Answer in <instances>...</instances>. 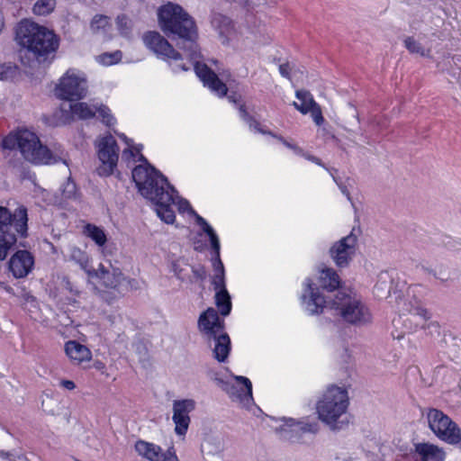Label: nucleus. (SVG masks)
<instances>
[{
  "label": "nucleus",
  "instance_id": "obj_1",
  "mask_svg": "<svg viewBox=\"0 0 461 461\" xmlns=\"http://www.w3.org/2000/svg\"><path fill=\"white\" fill-rule=\"evenodd\" d=\"M158 25L165 34L182 40L184 44L182 48L189 59L188 64L194 66L195 74L203 86L218 96H224L227 94V86L222 80L228 82L230 74L220 73L221 77L220 79L205 64L198 61L200 55L195 43L197 30L192 17L180 5L167 3L158 9Z\"/></svg>",
  "mask_w": 461,
  "mask_h": 461
},
{
  "label": "nucleus",
  "instance_id": "obj_2",
  "mask_svg": "<svg viewBox=\"0 0 461 461\" xmlns=\"http://www.w3.org/2000/svg\"><path fill=\"white\" fill-rule=\"evenodd\" d=\"M118 136L126 145L122 153V160L127 165L142 162L132 170V179L139 192L154 203L156 212L161 221L166 223L172 222L174 215L168 208L172 194L168 190L165 191V187L167 186V179L147 162L141 154V145L135 144L123 133H119Z\"/></svg>",
  "mask_w": 461,
  "mask_h": 461
},
{
  "label": "nucleus",
  "instance_id": "obj_3",
  "mask_svg": "<svg viewBox=\"0 0 461 461\" xmlns=\"http://www.w3.org/2000/svg\"><path fill=\"white\" fill-rule=\"evenodd\" d=\"M15 40L40 62L55 53L59 45V39L53 31L31 20H23L18 23Z\"/></svg>",
  "mask_w": 461,
  "mask_h": 461
},
{
  "label": "nucleus",
  "instance_id": "obj_4",
  "mask_svg": "<svg viewBox=\"0 0 461 461\" xmlns=\"http://www.w3.org/2000/svg\"><path fill=\"white\" fill-rule=\"evenodd\" d=\"M349 396L343 386L330 385L316 402V412L321 421L332 430H339L348 423Z\"/></svg>",
  "mask_w": 461,
  "mask_h": 461
},
{
  "label": "nucleus",
  "instance_id": "obj_5",
  "mask_svg": "<svg viewBox=\"0 0 461 461\" xmlns=\"http://www.w3.org/2000/svg\"><path fill=\"white\" fill-rule=\"evenodd\" d=\"M3 148L7 149H17L23 158L33 164H52L64 160L62 156H55L49 149L43 146L37 134L28 129H20L11 132L3 140Z\"/></svg>",
  "mask_w": 461,
  "mask_h": 461
},
{
  "label": "nucleus",
  "instance_id": "obj_6",
  "mask_svg": "<svg viewBox=\"0 0 461 461\" xmlns=\"http://www.w3.org/2000/svg\"><path fill=\"white\" fill-rule=\"evenodd\" d=\"M336 314L348 323L362 326L372 321V313L367 305L358 297L339 293L333 300Z\"/></svg>",
  "mask_w": 461,
  "mask_h": 461
},
{
  "label": "nucleus",
  "instance_id": "obj_7",
  "mask_svg": "<svg viewBox=\"0 0 461 461\" xmlns=\"http://www.w3.org/2000/svg\"><path fill=\"white\" fill-rule=\"evenodd\" d=\"M87 276L90 279H95L99 287L119 293L137 288L138 285L135 279L125 277L120 268L110 263L108 265L99 264L96 269L88 271Z\"/></svg>",
  "mask_w": 461,
  "mask_h": 461
},
{
  "label": "nucleus",
  "instance_id": "obj_8",
  "mask_svg": "<svg viewBox=\"0 0 461 461\" xmlns=\"http://www.w3.org/2000/svg\"><path fill=\"white\" fill-rule=\"evenodd\" d=\"M87 91V77L77 68L68 69L59 77L54 89L57 97L67 101L81 100L86 96Z\"/></svg>",
  "mask_w": 461,
  "mask_h": 461
},
{
  "label": "nucleus",
  "instance_id": "obj_9",
  "mask_svg": "<svg viewBox=\"0 0 461 461\" xmlns=\"http://www.w3.org/2000/svg\"><path fill=\"white\" fill-rule=\"evenodd\" d=\"M425 419L428 427L438 438L450 445L461 443V429L442 411L429 409Z\"/></svg>",
  "mask_w": 461,
  "mask_h": 461
},
{
  "label": "nucleus",
  "instance_id": "obj_10",
  "mask_svg": "<svg viewBox=\"0 0 461 461\" xmlns=\"http://www.w3.org/2000/svg\"><path fill=\"white\" fill-rule=\"evenodd\" d=\"M213 380L233 402L242 408L250 409L253 406L252 384L249 378L231 375L227 378L215 375Z\"/></svg>",
  "mask_w": 461,
  "mask_h": 461
},
{
  "label": "nucleus",
  "instance_id": "obj_11",
  "mask_svg": "<svg viewBox=\"0 0 461 461\" xmlns=\"http://www.w3.org/2000/svg\"><path fill=\"white\" fill-rule=\"evenodd\" d=\"M99 166L96 172L100 176L113 175L119 160V147L115 139L109 133L100 135L95 140Z\"/></svg>",
  "mask_w": 461,
  "mask_h": 461
},
{
  "label": "nucleus",
  "instance_id": "obj_12",
  "mask_svg": "<svg viewBox=\"0 0 461 461\" xmlns=\"http://www.w3.org/2000/svg\"><path fill=\"white\" fill-rule=\"evenodd\" d=\"M142 40L145 46L156 54L157 57L167 60L174 71H186L189 69V66L186 63L179 62L181 56L159 32H148L144 33Z\"/></svg>",
  "mask_w": 461,
  "mask_h": 461
},
{
  "label": "nucleus",
  "instance_id": "obj_13",
  "mask_svg": "<svg viewBox=\"0 0 461 461\" xmlns=\"http://www.w3.org/2000/svg\"><path fill=\"white\" fill-rule=\"evenodd\" d=\"M333 300L328 301L319 291L317 285L310 279L303 284L301 295V305L303 311L310 315H318L325 310L334 311Z\"/></svg>",
  "mask_w": 461,
  "mask_h": 461
},
{
  "label": "nucleus",
  "instance_id": "obj_14",
  "mask_svg": "<svg viewBox=\"0 0 461 461\" xmlns=\"http://www.w3.org/2000/svg\"><path fill=\"white\" fill-rule=\"evenodd\" d=\"M275 429L285 439L300 440L306 433H317L319 425L316 421H310L309 420H295L292 418H282L277 421Z\"/></svg>",
  "mask_w": 461,
  "mask_h": 461
},
{
  "label": "nucleus",
  "instance_id": "obj_15",
  "mask_svg": "<svg viewBox=\"0 0 461 461\" xmlns=\"http://www.w3.org/2000/svg\"><path fill=\"white\" fill-rule=\"evenodd\" d=\"M172 194V200L170 201L168 204L169 210L173 212V215H175L174 211L171 208V205L176 203L177 205L178 211L180 213L187 212L190 215L194 216L195 221L197 224L201 227L202 230L208 236L212 249H214L217 253L219 252V249L221 248L220 246V240L219 238L212 229V227L200 215L195 213V212L192 209L190 203L188 201L184 199H178L175 196V189L167 183V186L165 187V191H167ZM176 219V216H174V221L170 222L169 224L174 223Z\"/></svg>",
  "mask_w": 461,
  "mask_h": 461
},
{
  "label": "nucleus",
  "instance_id": "obj_16",
  "mask_svg": "<svg viewBox=\"0 0 461 461\" xmlns=\"http://www.w3.org/2000/svg\"><path fill=\"white\" fill-rule=\"evenodd\" d=\"M196 402L193 399H178L172 403V421L175 433L184 438L191 423L190 413L195 409Z\"/></svg>",
  "mask_w": 461,
  "mask_h": 461
},
{
  "label": "nucleus",
  "instance_id": "obj_17",
  "mask_svg": "<svg viewBox=\"0 0 461 461\" xmlns=\"http://www.w3.org/2000/svg\"><path fill=\"white\" fill-rule=\"evenodd\" d=\"M296 101L293 103L294 107L303 114H310L317 125L324 122L321 106L315 102L312 95L304 89L295 92Z\"/></svg>",
  "mask_w": 461,
  "mask_h": 461
},
{
  "label": "nucleus",
  "instance_id": "obj_18",
  "mask_svg": "<svg viewBox=\"0 0 461 461\" xmlns=\"http://www.w3.org/2000/svg\"><path fill=\"white\" fill-rule=\"evenodd\" d=\"M134 448L140 456L148 461H179L174 447H169L164 452L158 445L138 440Z\"/></svg>",
  "mask_w": 461,
  "mask_h": 461
},
{
  "label": "nucleus",
  "instance_id": "obj_19",
  "mask_svg": "<svg viewBox=\"0 0 461 461\" xmlns=\"http://www.w3.org/2000/svg\"><path fill=\"white\" fill-rule=\"evenodd\" d=\"M198 329L207 341L224 332V321L221 320L215 309L208 308L198 319Z\"/></svg>",
  "mask_w": 461,
  "mask_h": 461
},
{
  "label": "nucleus",
  "instance_id": "obj_20",
  "mask_svg": "<svg viewBox=\"0 0 461 461\" xmlns=\"http://www.w3.org/2000/svg\"><path fill=\"white\" fill-rule=\"evenodd\" d=\"M357 237L352 233L336 242L330 250L337 266L346 267L355 254Z\"/></svg>",
  "mask_w": 461,
  "mask_h": 461
},
{
  "label": "nucleus",
  "instance_id": "obj_21",
  "mask_svg": "<svg viewBox=\"0 0 461 461\" xmlns=\"http://www.w3.org/2000/svg\"><path fill=\"white\" fill-rule=\"evenodd\" d=\"M402 311L403 315L409 313V316L403 321L409 331H412L420 327L423 328L426 321L429 319L428 311L423 307L422 303L417 300L404 303Z\"/></svg>",
  "mask_w": 461,
  "mask_h": 461
},
{
  "label": "nucleus",
  "instance_id": "obj_22",
  "mask_svg": "<svg viewBox=\"0 0 461 461\" xmlns=\"http://www.w3.org/2000/svg\"><path fill=\"white\" fill-rule=\"evenodd\" d=\"M27 210L24 206H19L14 214L5 207L0 206V230L13 224L15 230L24 236L27 231Z\"/></svg>",
  "mask_w": 461,
  "mask_h": 461
},
{
  "label": "nucleus",
  "instance_id": "obj_23",
  "mask_svg": "<svg viewBox=\"0 0 461 461\" xmlns=\"http://www.w3.org/2000/svg\"><path fill=\"white\" fill-rule=\"evenodd\" d=\"M33 266V257L26 250L17 251L9 260V269L15 278L25 277Z\"/></svg>",
  "mask_w": 461,
  "mask_h": 461
},
{
  "label": "nucleus",
  "instance_id": "obj_24",
  "mask_svg": "<svg viewBox=\"0 0 461 461\" xmlns=\"http://www.w3.org/2000/svg\"><path fill=\"white\" fill-rule=\"evenodd\" d=\"M64 350L69 361L75 366H81L92 359L91 350L76 340L66 342Z\"/></svg>",
  "mask_w": 461,
  "mask_h": 461
},
{
  "label": "nucleus",
  "instance_id": "obj_25",
  "mask_svg": "<svg viewBox=\"0 0 461 461\" xmlns=\"http://www.w3.org/2000/svg\"><path fill=\"white\" fill-rule=\"evenodd\" d=\"M210 342H213V357L219 362H224L230 351V339L224 331L217 336L212 337Z\"/></svg>",
  "mask_w": 461,
  "mask_h": 461
},
{
  "label": "nucleus",
  "instance_id": "obj_26",
  "mask_svg": "<svg viewBox=\"0 0 461 461\" xmlns=\"http://www.w3.org/2000/svg\"><path fill=\"white\" fill-rule=\"evenodd\" d=\"M422 461H444L446 453L443 448L430 443H420L415 447Z\"/></svg>",
  "mask_w": 461,
  "mask_h": 461
},
{
  "label": "nucleus",
  "instance_id": "obj_27",
  "mask_svg": "<svg viewBox=\"0 0 461 461\" xmlns=\"http://www.w3.org/2000/svg\"><path fill=\"white\" fill-rule=\"evenodd\" d=\"M96 105L89 104L87 103H75L69 104L68 109L69 113L65 116V121L71 119H89L95 115Z\"/></svg>",
  "mask_w": 461,
  "mask_h": 461
},
{
  "label": "nucleus",
  "instance_id": "obj_28",
  "mask_svg": "<svg viewBox=\"0 0 461 461\" xmlns=\"http://www.w3.org/2000/svg\"><path fill=\"white\" fill-rule=\"evenodd\" d=\"M82 234L91 240L101 249L105 247L108 241L105 230L93 223L85 224L82 229Z\"/></svg>",
  "mask_w": 461,
  "mask_h": 461
},
{
  "label": "nucleus",
  "instance_id": "obj_29",
  "mask_svg": "<svg viewBox=\"0 0 461 461\" xmlns=\"http://www.w3.org/2000/svg\"><path fill=\"white\" fill-rule=\"evenodd\" d=\"M65 257L69 261H73L77 264L81 269H83L87 275L88 271L91 270L90 267V257L88 254L76 245H68Z\"/></svg>",
  "mask_w": 461,
  "mask_h": 461
},
{
  "label": "nucleus",
  "instance_id": "obj_30",
  "mask_svg": "<svg viewBox=\"0 0 461 461\" xmlns=\"http://www.w3.org/2000/svg\"><path fill=\"white\" fill-rule=\"evenodd\" d=\"M320 285L328 291H333L339 286V279L337 273L330 268L322 269L318 277Z\"/></svg>",
  "mask_w": 461,
  "mask_h": 461
},
{
  "label": "nucleus",
  "instance_id": "obj_31",
  "mask_svg": "<svg viewBox=\"0 0 461 461\" xmlns=\"http://www.w3.org/2000/svg\"><path fill=\"white\" fill-rule=\"evenodd\" d=\"M90 29L93 33L101 34L104 38L112 36L110 33L112 25L107 16L99 14L95 15L91 21Z\"/></svg>",
  "mask_w": 461,
  "mask_h": 461
},
{
  "label": "nucleus",
  "instance_id": "obj_32",
  "mask_svg": "<svg viewBox=\"0 0 461 461\" xmlns=\"http://www.w3.org/2000/svg\"><path fill=\"white\" fill-rule=\"evenodd\" d=\"M215 253V259L213 262L214 267V276L212 279V285H214V289L221 290L225 289V280H224V267L223 264L220 259V251L217 252L213 249Z\"/></svg>",
  "mask_w": 461,
  "mask_h": 461
},
{
  "label": "nucleus",
  "instance_id": "obj_33",
  "mask_svg": "<svg viewBox=\"0 0 461 461\" xmlns=\"http://www.w3.org/2000/svg\"><path fill=\"white\" fill-rule=\"evenodd\" d=\"M202 449L206 455H219L224 450L223 439L219 437H210L203 443Z\"/></svg>",
  "mask_w": 461,
  "mask_h": 461
},
{
  "label": "nucleus",
  "instance_id": "obj_34",
  "mask_svg": "<svg viewBox=\"0 0 461 461\" xmlns=\"http://www.w3.org/2000/svg\"><path fill=\"white\" fill-rule=\"evenodd\" d=\"M215 303L221 315L226 316L231 311L230 296L225 289L216 290Z\"/></svg>",
  "mask_w": 461,
  "mask_h": 461
},
{
  "label": "nucleus",
  "instance_id": "obj_35",
  "mask_svg": "<svg viewBox=\"0 0 461 461\" xmlns=\"http://www.w3.org/2000/svg\"><path fill=\"white\" fill-rule=\"evenodd\" d=\"M390 283V278L387 274L379 276V279L374 287V294L377 299L383 300L388 297L391 289Z\"/></svg>",
  "mask_w": 461,
  "mask_h": 461
},
{
  "label": "nucleus",
  "instance_id": "obj_36",
  "mask_svg": "<svg viewBox=\"0 0 461 461\" xmlns=\"http://www.w3.org/2000/svg\"><path fill=\"white\" fill-rule=\"evenodd\" d=\"M56 0H37L32 6V13L35 15L45 16L54 11Z\"/></svg>",
  "mask_w": 461,
  "mask_h": 461
},
{
  "label": "nucleus",
  "instance_id": "obj_37",
  "mask_svg": "<svg viewBox=\"0 0 461 461\" xmlns=\"http://www.w3.org/2000/svg\"><path fill=\"white\" fill-rule=\"evenodd\" d=\"M404 47L412 54H417L421 57H429L430 53L429 49H425L420 42L412 37H407L403 41Z\"/></svg>",
  "mask_w": 461,
  "mask_h": 461
},
{
  "label": "nucleus",
  "instance_id": "obj_38",
  "mask_svg": "<svg viewBox=\"0 0 461 461\" xmlns=\"http://www.w3.org/2000/svg\"><path fill=\"white\" fill-rule=\"evenodd\" d=\"M122 54L120 50L113 52H104L95 57L96 62L103 66H112L122 60Z\"/></svg>",
  "mask_w": 461,
  "mask_h": 461
},
{
  "label": "nucleus",
  "instance_id": "obj_39",
  "mask_svg": "<svg viewBox=\"0 0 461 461\" xmlns=\"http://www.w3.org/2000/svg\"><path fill=\"white\" fill-rule=\"evenodd\" d=\"M16 243V238L13 234L0 233V260H4L9 249Z\"/></svg>",
  "mask_w": 461,
  "mask_h": 461
},
{
  "label": "nucleus",
  "instance_id": "obj_40",
  "mask_svg": "<svg viewBox=\"0 0 461 461\" xmlns=\"http://www.w3.org/2000/svg\"><path fill=\"white\" fill-rule=\"evenodd\" d=\"M19 75V68L14 64H0V80H13Z\"/></svg>",
  "mask_w": 461,
  "mask_h": 461
},
{
  "label": "nucleus",
  "instance_id": "obj_41",
  "mask_svg": "<svg viewBox=\"0 0 461 461\" xmlns=\"http://www.w3.org/2000/svg\"><path fill=\"white\" fill-rule=\"evenodd\" d=\"M96 113H98L103 122L105 123L107 126L111 127L115 124L116 120L112 114L111 110L107 106L104 104L96 105L95 114Z\"/></svg>",
  "mask_w": 461,
  "mask_h": 461
},
{
  "label": "nucleus",
  "instance_id": "obj_42",
  "mask_svg": "<svg viewBox=\"0 0 461 461\" xmlns=\"http://www.w3.org/2000/svg\"><path fill=\"white\" fill-rule=\"evenodd\" d=\"M187 267L188 265L182 258H178L171 263V270L174 272L175 276L181 280H184L186 276Z\"/></svg>",
  "mask_w": 461,
  "mask_h": 461
},
{
  "label": "nucleus",
  "instance_id": "obj_43",
  "mask_svg": "<svg viewBox=\"0 0 461 461\" xmlns=\"http://www.w3.org/2000/svg\"><path fill=\"white\" fill-rule=\"evenodd\" d=\"M117 27L122 35H126L130 29V21L125 16H120L116 21Z\"/></svg>",
  "mask_w": 461,
  "mask_h": 461
},
{
  "label": "nucleus",
  "instance_id": "obj_44",
  "mask_svg": "<svg viewBox=\"0 0 461 461\" xmlns=\"http://www.w3.org/2000/svg\"><path fill=\"white\" fill-rule=\"evenodd\" d=\"M240 116L244 120H248L249 125V128L251 129V131H255L265 133V131H263L262 130L259 129V124L257 122L252 121L250 118L248 117V113L243 109V106H240Z\"/></svg>",
  "mask_w": 461,
  "mask_h": 461
},
{
  "label": "nucleus",
  "instance_id": "obj_45",
  "mask_svg": "<svg viewBox=\"0 0 461 461\" xmlns=\"http://www.w3.org/2000/svg\"><path fill=\"white\" fill-rule=\"evenodd\" d=\"M62 193L63 196L67 199L73 197L76 194V185L71 181H68L64 185Z\"/></svg>",
  "mask_w": 461,
  "mask_h": 461
},
{
  "label": "nucleus",
  "instance_id": "obj_46",
  "mask_svg": "<svg viewBox=\"0 0 461 461\" xmlns=\"http://www.w3.org/2000/svg\"><path fill=\"white\" fill-rule=\"evenodd\" d=\"M220 23L222 25V27L220 28V33L221 35H228L229 29L231 28V21L226 17H222V18H221Z\"/></svg>",
  "mask_w": 461,
  "mask_h": 461
},
{
  "label": "nucleus",
  "instance_id": "obj_47",
  "mask_svg": "<svg viewBox=\"0 0 461 461\" xmlns=\"http://www.w3.org/2000/svg\"><path fill=\"white\" fill-rule=\"evenodd\" d=\"M59 385L65 389V390H68V391H72L76 388V384L71 381V380H61L59 382Z\"/></svg>",
  "mask_w": 461,
  "mask_h": 461
},
{
  "label": "nucleus",
  "instance_id": "obj_48",
  "mask_svg": "<svg viewBox=\"0 0 461 461\" xmlns=\"http://www.w3.org/2000/svg\"><path fill=\"white\" fill-rule=\"evenodd\" d=\"M279 140H280L284 143V145H285L287 148H289V149H291L294 150V152H295L296 154H301V153H302V149H301L300 148H298L297 146H295V145H294V144H292V143H290V142H288V141H286V140H283V139H281V138H280Z\"/></svg>",
  "mask_w": 461,
  "mask_h": 461
},
{
  "label": "nucleus",
  "instance_id": "obj_49",
  "mask_svg": "<svg viewBox=\"0 0 461 461\" xmlns=\"http://www.w3.org/2000/svg\"><path fill=\"white\" fill-rule=\"evenodd\" d=\"M279 71L283 77H287L289 76V67L288 65L283 64L279 67Z\"/></svg>",
  "mask_w": 461,
  "mask_h": 461
},
{
  "label": "nucleus",
  "instance_id": "obj_50",
  "mask_svg": "<svg viewBox=\"0 0 461 461\" xmlns=\"http://www.w3.org/2000/svg\"><path fill=\"white\" fill-rule=\"evenodd\" d=\"M300 155L303 156L308 160H311V161H312V162H314V163H316L318 165H321V162H320L319 158H315L313 156H311L309 154H306L303 150H302V153Z\"/></svg>",
  "mask_w": 461,
  "mask_h": 461
},
{
  "label": "nucleus",
  "instance_id": "obj_51",
  "mask_svg": "<svg viewBox=\"0 0 461 461\" xmlns=\"http://www.w3.org/2000/svg\"><path fill=\"white\" fill-rule=\"evenodd\" d=\"M95 369L99 370V371H104V368H105V366L103 362L97 360V361H95L94 363V366H93Z\"/></svg>",
  "mask_w": 461,
  "mask_h": 461
},
{
  "label": "nucleus",
  "instance_id": "obj_52",
  "mask_svg": "<svg viewBox=\"0 0 461 461\" xmlns=\"http://www.w3.org/2000/svg\"><path fill=\"white\" fill-rule=\"evenodd\" d=\"M228 99L230 100V102H232V103H236L237 102V99L233 95H229Z\"/></svg>",
  "mask_w": 461,
  "mask_h": 461
},
{
  "label": "nucleus",
  "instance_id": "obj_53",
  "mask_svg": "<svg viewBox=\"0 0 461 461\" xmlns=\"http://www.w3.org/2000/svg\"><path fill=\"white\" fill-rule=\"evenodd\" d=\"M42 405H43V407H44V408H46V407H45V402H42ZM44 410H45L46 411H48V412L51 413V414H54V411H51V410H47V409H44Z\"/></svg>",
  "mask_w": 461,
  "mask_h": 461
}]
</instances>
